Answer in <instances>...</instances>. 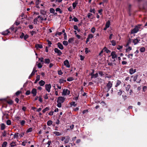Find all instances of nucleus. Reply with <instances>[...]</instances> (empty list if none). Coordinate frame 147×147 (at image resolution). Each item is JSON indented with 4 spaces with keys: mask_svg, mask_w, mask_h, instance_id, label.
Returning <instances> with one entry per match:
<instances>
[{
    "mask_svg": "<svg viewBox=\"0 0 147 147\" xmlns=\"http://www.w3.org/2000/svg\"><path fill=\"white\" fill-rule=\"evenodd\" d=\"M113 86V82H111L110 81H108V83L107 84L106 86H105L104 89V91L105 92H108L110 90L111 88Z\"/></svg>",
    "mask_w": 147,
    "mask_h": 147,
    "instance_id": "nucleus-1",
    "label": "nucleus"
},
{
    "mask_svg": "<svg viewBox=\"0 0 147 147\" xmlns=\"http://www.w3.org/2000/svg\"><path fill=\"white\" fill-rule=\"evenodd\" d=\"M7 103L9 104V101L8 100H7L6 98L0 99V104H5Z\"/></svg>",
    "mask_w": 147,
    "mask_h": 147,
    "instance_id": "nucleus-2",
    "label": "nucleus"
},
{
    "mask_svg": "<svg viewBox=\"0 0 147 147\" xmlns=\"http://www.w3.org/2000/svg\"><path fill=\"white\" fill-rule=\"evenodd\" d=\"M140 28L138 26H136L135 27L131 30V33L135 34L137 33L139 31V29Z\"/></svg>",
    "mask_w": 147,
    "mask_h": 147,
    "instance_id": "nucleus-3",
    "label": "nucleus"
},
{
    "mask_svg": "<svg viewBox=\"0 0 147 147\" xmlns=\"http://www.w3.org/2000/svg\"><path fill=\"white\" fill-rule=\"evenodd\" d=\"M70 91L67 89H64L63 90L62 95L63 96L66 95H69L70 94Z\"/></svg>",
    "mask_w": 147,
    "mask_h": 147,
    "instance_id": "nucleus-4",
    "label": "nucleus"
},
{
    "mask_svg": "<svg viewBox=\"0 0 147 147\" xmlns=\"http://www.w3.org/2000/svg\"><path fill=\"white\" fill-rule=\"evenodd\" d=\"M65 98L63 97L59 96L57 98V102L63 103L65 101Z\"/></svg>",
    "mask_w": 147,
    "mask_h": 147,
    "instance_id": "nucleus-5",
    "label": "nucleus"
},
{
    "mask_svg": "<svg viewBox=\"0 0 147 147\" xmlns=\"http://www.w3.org/2000/svg\"><path fill=\"white\" fill-rule=\"evenodd\" d=\"M140 40V37H138L136 39L133 40V42L134 43V45H135L139 43Z\"/></svg>",
    "mask_w": 147,
    "mask_h": 147,
    "instance_id": "nucleus-6",
    "label": "nucleus"
},
{
    "mask_svg": "<svg viewBox=\"0 0 147 147\" xmlns=\"http://www.w3.org/2000/svg\"><path fill=\"white\" fill-rule=\"evenodd\" d=\"M45 88L46 90L48 91V92H50V89L51 88V84H46L45 85Z\"/></svg>",
    "mask_w": 147,
    "mask_h": 147,
    "instance_id": "nucleus-7",
    "label": "nucleus"
},
{
    "mask_svg": "<svg viewBox=\"0 0 147 147\" xmlns=\"http://www.w3.org/2000/svg\"><path fill=\"white\" fill-rule=\"evenodd\" d=\"M94 70H93L92 73L90 74V75L91 76V79H92L93 78H96L98 76V73H97L95 74H94Z\"/></svg>",
    "mask_w": 147,
    "mask_h": 147,
    "instance_id": "nucleus-8",
    "label": "nucleus"
},
{
    "mask_svg": "<svg viewBox=\"0 0 147 147\" xmlns=\"http://www.w3.org/2000/svg\"><path fill=\"white\" fill-rule=\"evenodd\" d=\"M116 53V52L115 51H113L111 53V55L112 56V59H114L117 57V55Z\"/></svg>",
    "mask_w": 147,
    "mask_h": 147,
    "instance_id": "nucleus-9",
    "label": "nucleus"
},
{
    "mask_svg": "<svg viewBox=\"0 0 147 147\" xmlns=\"http://www.w3.org/2000/svg\"><path fill=\"white\" fill-rule=\"evenodd\" d=\"M54 51L55 53L58 54V55L59 56H60L62 54V53L61 51L60 50L58 49L57 48H55Z\"/></svg>",
    "mask_w": 147,
    "mask_h": 147,
    "instance_id": "nucleus-10",
    "label": "nucleus"
},
{
    "mask_svg": "<svg viewBox=\"0 0 147 147\" xmlns=\"http://www.w3.org/2000/svg\"><path fill=\"white\" fill-rule=\"evenodd\" d=\"M64 64L67 68H69L70 67L69 62L67 59L66 60L64 61Z\"/></svg>",
    "mask_w": 147,
    "mask_h": 147,
    "instance_id": "nucleus-11",
    "label": "nucleus"
},
{
    "mask_svg": "<svg viewBox=\"0 0 147 147\" xmlns=\"http://www.w3.org/2000/svg\"><path fill=\"white\" fill-rule=\"evenodd\" d=\"M31 93L32 94V96L33 97L35 96L37 94V90L35 88H33L31 91Z\"/></svg>",
    "mask_w": 147,
    "mask_h": 147,
    "instance_id": "nucleus-12",
    "label": "nucleus"
},
{
    "mask_svg": "<svg viewBox=\"0 0 147 147\" xmlns=\"http://www.w3.org/2000/svg\"><path fill=\"white\" fill-rule=\"evenodd\" d=\"M57 45L59 49L61 50H63V47L61 43L60 42H59L57 43Z\"/></svg>",
    "mask_w": 147,
    "mask_h": 147,
    "instance_id": "nucleus-13",
    "label": "nucleus"
},
{
    "mask_svg": "<svg viewBox=\"0 0 147 147\" xmlns=\"http://www.w3.org/2000/svg\"><path fill=\"white\" fill-rule=\"evenodd\" d=\"M35 47L36 49H38L39 48L42 49L43 48L42 46V45L38 44H35Z\"/></svg>",
    "mask_w": 147,
    "mask_h": 147,
    "instance_id": "nucleus-14",
    "label": "nucleus"
},
{
    "mask_svg": "<svg viewBox=\"0 0 147 147\" xmlns=\"http://www.w3.org/2000/svg\"><path fill=\"white\" fill-rule=\"evenodd\" d=\"M129 73L131 75L136 72V69H133V68H131L129 69Z\"/></svg>",
    "mask_w": 147,
    "mask_h": 147,
    "instance_id": "nucleus-15",
    "label": "nucleus"
},
{
    "mask_svg": "<svg viewBox=\"0 0 147 147\" xmlns=\"http://www.w3.org/2000/svg\"><path fill=\"white\" fill-rule=\"evenodd\" d=\"M78 0H76L75 2L73 3L72 4V6L74 9H75L77 5L78 4Z\"/></svg>",
    "mask_w": 147,
    "mask_h": 147,
    "instance_id": "nucleus-16",
    "label": "nucleus"
},
{
    "mask_svg": "<svg viewBox=\"0 0 147 147\" xmlns=\"http://www.w3.org/2000/svg\"><path fill=\"white\" fill-rule=\"evenodd\" d=\"M16 28H17V27H16V28H15V29L14 30L15 28L14 27V25H13L10 28V29H11V32L14 31V33H16V32L17 31V29H16Z\"/></svg>",
    "mask_w": 147,
    "mask_h": 147,
    "instance_id": "nucleus-17",
    "label": "nucleus"
},
{
    "mask_svg": "<svg viewBox=\"0 0 147 147\" xmlns=\"http://www.w3.org/2000/svg\"><path fill=\"white\" fill-rule=\"evenodd\" d=\"M9 32V31L8 29L6 30L5 31L3 32H1V34L4 35H6L8 34V33Z\"/></svg>",
    "mask_w": 147,
    "mask_h": 147,
    "instance_id": "nucleus-18",
    "label": "nucleus"
},
{
    "mask_svg": "<svg viewBox=\"0 0 147 147\" xmlns=\"http://www.w3.org/2000/svg\"><path fill=\"white\" fill-rule=\"evenodd\" d=\"M121 81L118 80L117 81L116 84L115 86V87H117L118 86L121 84Z\"/></svg>",
    "mask_w": 147,
    "mask_h": 147,
    "instance_id": "nucleus-19",
    "label": "nucleus"
},
{
    "mask_svg": "<svg viewBox=\"0 0 147 147\" xmlns=\"http://www.w3.org/2000/svg\"><path fill=\"white\" fill-rule=\"evenodd\" d=\"M70 139V138L69 136H67L66 137L64 141V142L65 144H66L69 142V140Z\"/></svg>",
    "mask_w": 147,
    "mask_h": 147,
    "instance_id": "nucleus-20",
    "label": "nucleus"
},
{
    "mask_svg": "<svg viewBox=\"0 0 147 147\" xmlns=\"http://www.w3.org/2000/svg\"><path fill=\"white\" fill-rule=\"evenodd\" d=\"M37 71L36 70V68L35 67H34L32 71L31 74V76H34L35 74V73L37 72Z\"/></svg>",
    "mask_w": 147,
    "mask_h": 147,
    "instance_id": "nucleus-21",
    "label": "nucleus"
},
{
    "mask_svg": "<svg viewBox=\"0 0 147 147\" xmlns=\"http://www.w3.org/2000/svg\"><path fill=\"white\" fill-rule=\"evenodd\" d=\"M45 82L42 80H41L39 82V84L41 86H43L45 84Z\"/></svg>",
    "mask_w": 147,
    "mask_h": 147,
    "instance_id": "nucleus-22",
    "label": "nucleus"
},
{
    "mask_svg": "<svg viewBox=\"0 0 147 147\" xmlns=\"http://www.w3.org/2000/svg\"><path fill=\"white\" fill-rule=\"evenodd\" d=\"M40 76L39 75H37L36 77V79L34 82L35 84H36L37 82L40 80Z\"/></svg>",
    "mask_w": 147,
    "mask_h": 147,
    "instance_id": "nucleus-23",
    "label": "nucleus"
},
{
    "mask_svg": "<svg viewBox=\"0 0 147 147\" xmlns=\"http://www.w3.org/2000/svg\"><path fill=\"white\" fill-rule=\"evenodd\" d=\"M131 40L130 38H129L127 40V42L126 46L127 47L130 44H131Z\"/></svg>",
    "mask_w": 147,
    "mask_h": 147,
    "instance_id": "nucleus-24",
    "label": "nucleus"
},
{
    "mask_svg": "<svg viewBox=\"0 0 147 147\" xmlns=\"http://www.w3.org/2000/svg\"><path fill=\"white\" fill-rule=\"evenodd\" d=\"M131 87L130 85H128L125 87V90L126 91L128 92L130 90V88Z\"/></svg>",
    "mask_w": 147,
    "mask_h": 147,
    "instance_id": "nucleus-25",
    "label": "nucleus"
},
{
    "mask_svg": "<svg viewBox=\"0 0 147 147\" xmlns=\"http://www.w3.org/2000/svg\"><path fill=\"white\" fill-rule=\"evenodd\" d=\"M103 50L105 51L107 53H108L111 52V51L110 50L107 49L106 47H104Z\"/></svg>",
    "mask_w": 147,
    "mask_h": 147,
    "instance_id": "nucleus-26",
    "label": "nucleus"
},
{
    "mask_svg": "<svg viewBox=\"0 0 147 147\" xmlns=\"http://www.w3.org/2000/svg\"><path fill=\"white\" fill-rule=\"evenodd\" d=\"M50 60L49 59H45V64H49L50 62Z\"/></svg>",
    "mask_w": 147,
    "mask_h": 147,
    "instance_id": "nucleus-27",
    "label": "nucleus"
},
{
    "mask_svg": "<svg viewBox=\"0 0 147 147\" xmlns=\"http://www.w3.org/2000/svg\"><path fill=\"white\" fill-rule=\"evenodd\" d=\"M55 10L57 12H59L60 13H62V11L59 8H57Z\"/></svg>",
    "mask_w": 147,
    "mask_h": 147,
    "instance_id": "nucleus-28",
    "label": "nucleus"
},
{
    "mask_svg": "<svg viewBox=\"0 0 147 147\" xmlns=\"http://www.w3.org/2000/svg\"><path fill=\"white\" fill-rule=\"evenodd\" d=\"M122 90L121 89H120L119 90V91L117 92V95L119 96H120L122 94Z\"/></svg>",
    "mask_w": 147,
    "mask_h": 147,
    "instance_id": "nucleus-29",
    "label": "nucleus"
},
{
    "mask_svg": "<svg viewBox=\"0 0 147 147\" xmlns=\"http://www.w3.org/2000/svg\"><path fill=\"white\" fill-rule=\"evenodd\" d=\"M145 51V49L144 47H142L140 49V51L142 53L144 52Z\"/></svg>",
    "mask_w": 147,
    "mask_h": 147,
    "instance_id": "nucleus-30",
    "label": "nucleus"
},
{
    "mask_svg": "<svg viewBox=\"0 0 147 147\" xmlns=\"http://www.w3.org/2000/svg\"><path fill=\"white\" fill-rule=\"evenodd\" d=\"M110 25V21L109 20H108L106 22V25H105V26L108 28L109 27Z\"/></svg>",
    "mask_w": 147,
    "mask_h": 147,
    "instance_id": "nucleus-31",
    "label": "nucleus"
},
{
    "mask_svg": "<svg viewBox=\"0 0 147 147\" xmlns=\"http://www.w3.org/2000/svg\"><path fill=\"white\" fill-rule=\"evenodd\" d=\"M49 109V107H46L44 109L42 110V112L43 113H45L46 111H48Z\"/></svg>",
    "mask_w": 147,
    "mask_h": 147,
    "instance_id": "nucleus-32",
    "label": "nucleus"
},
{
    "mask_svg": "<svg viewBox=\"0 0 147 147\" xmlns=\"http://www.w3.org/2000/svg\"><path fill=\"white\" fill-rule=\"evenodd\" d=\"M111 42L112 45L113 46L116 45V43L115 41V40H112L110 41Z\"/></svg>",
    "mask_w": 147,
    "mask_h": 147,
    "instance_id": "nucleus-33",
    "label": "nucleus"
},
{
    "mask_svg": "<svg viewBox=\"0 0 147 147\" xmlns=\"http://www.w3.org/2000/svg\"><path fill=\"white\" fill-rule=\"evenodd\" d=\"M74 38L73 37L69 38L68 40V42L69 43H71L73 41H74Z\"/></svg>",
    "mask_w": 147,
    "mask_h": 147,
    "instance_id": "nucleus-34",
    "label": "nucleus"
},
{
    "mask_svg": "<svg viewBox=\"0 0 147 147\" xmlns=\"http://www.w3.org/2000/svg\"><path fill=\"white\" fill-rule=\"evenodd\" d=\"M70 104L71 106H74V107H76L77 105V104H75V102H72L70 103Z\"/></svg>",
    "mask_w": 147,
    "mask_h": 147,
    "instance_id": "nucleus-35",
    "label": "nucleus"
},
{
    "mask_svg": "<svg viewBox=\"0 0 147 147\" xmlns=\"http://www.w3.org/2000/svg\"><path fill=\"white\" fill-rule=\"evenodd\" d=\"M53 123V121L51 120L47 122V125L48 126H50Z\"/></svg>",
    "mask_w": 147,
    "mask_h": 147,
    "instance_id": "nucleus-36",
    "label": "nucleus"
},
{
    "mask_svg": "<svg viewBox=\"0 0 147 147\" xmlns=\"http://www.w3.org/2000/svg\"><path fill=\"white\" fill-rule=\"evenodd\" d=\"M21 117H20L18 116L16 118V120L17 121V122H20L21 121L20 119Z\"/></svg>",
    "mask_w": 147,
    "mask_h": 147,
    "instance_id": "nucleus-37",
    "label": "nucleus"
},
{
    "mask_svg": "<svg viewBox=\"0 0 147 147\" xmlns=\"http://www.w3.org/2000/svg\"><path fill=\"white\" fill-rule=\"evenodd\" d=\"M39 61H40L42 63V64H44V58L43 57H42L41 58H38Z\"/></svg>",
    "mask_w": 147,
    "mask_h": 147,
    "instance_id": "nucleus-38",
    "label": "nucleus"
},
{
    "mask_svg": "<svg viewBox=\"0 0 147 147\" xmlns=\"http://www.w3.org/2000/svg\"><path fill=\"white\" fill-rule=\"evenodd\" d=\"M66 80L62 79H60L59 81V83L60 84L63 83V82H66Z\"/></svg>",
    "mask_w": 147,
    "mask_h": 147,
    "instance_id": "nucleus-39",
    "label": "nucleus"
},
{
    "mask_svg": "<svg viewBox=\"0 0 147 147\" xmlns=\"http://www.w3.org/2000/svg\"><path fill=\"white\" fill-rule=\"evenodd\" d=\"M74 80V79L73 77H69L67 78V80L68 81H71Z\"/></svg>",
    "mask_w": 147,
    "mask_h": 147,
    "instance_id": "nucleus-40",
    "label": "nucleus"
},
{
    "mask_svg": "<svg viewBox=\"0 0 147 147\" xmlns=\"http://www.w3.org/2000/svg\"><path fill=\"white\" fill-rule=\"evenodd\" d=\"M68 42L67 41L64 40L63 42V44L65 46H67L68 45Z\"/></svg>",
    "mask_w": 147,
    "mask_h": 147,
    "instance_id": "nucleus-41",
    "label": "nucleus"
},
{
    "mask_svg": "<svg viewBox=\"0 0 147 147\" xmlns=\"http://www.w3.org/2000/svg\"><path fill=\"white\" fill-rule=\"evenodd\" d=\"M54 134H55L57 136H60L61 135V134L58 131H54L53 132Z\"/></svg>",
    "mask_w": 147,
    "mask_h": 147,
    "instance_id": "nucleus-42",
    "label": "nucleus"
},
{
    "mask_svg": "<svg viewBox=\"0 0 147 147\" xmlns=\"http://www.w3.org/2000/svg\"><path fill=\"white\" fill-rule=\"evenodd\" d=\"M5 127V125L3 123H2L1 125V129L2 130H3Z\"/></svg>",
    "mask_w": 147,
    "mask_h": 147,
    "instance_id": "nucleus-43",
    "label": "nucleus"
},
{
    "mask_svg": "<svg viewBox=\"0 0 147 147\" xmlns=\"http://www.w3.org/2000/svg\"><path fill=\"white\" fill-rule=\"evenodd\" d=\"M50 11L51 13H54L55 10L53 8H51L50 9Z\"/></svg>",
    "mask_w": 147,
    "mask_h": 147,
    "instance_id": "nucleus-44",
    "label": "nucleus"
},
{
    "mask_svg": "<svg viewBox=\"0 0 147 147\" xmlns=\"http://www.w3.org/2000/svg\"><path fill=\"white\" fill-rule=\"evenodd\" d=\"M132 49L131 47L129 46L128 48L126 49V52L129 51H130Z\"/></svg>",
    "mask_w": 147,
    "mask_h": 147,
    "instance_id": "nucleus-45",
    "label": "nucleus"
},
{
    "mask_svg": "<svg viewBox=\"0 0 147 147\" xmlns=\"http://www.w3.org/2000/svg\"><path fill=\"white\" fill-rule=\"evenodd\" d=\"M20 123L21 125L22 126H23L24 125L25 123V121L24 120H23L22 121H21L20 122Z\"/></svg>",
    "mask_w": 147,
    "mask_h": 147,
    "instance_id": "nucleus-46",
    "label": "nucleus"
},
{
    "mask_svg": "<svg viewBox=\"0 0 147 147\" xmlns=\"http://www.w3.org/2000/svg\"><path fill=\"white\" fill-rule=\"evenodd\" d=\"M7 144V142H3L2 144V147H6Z\"/></svg>",
    "mask_w": 147,
    "mask_h": 147,
    "instance_id": "nucleus-47",
    "label": "nucleus"
},
{
    "mask_svg": "<svg viewBox=\"0 0 147 147\" xmlns=\"http://www.w3.org/2000/svg\"><path fill=\"white\" fill-rule=\"evenodd\" d=\"M10 145L11 146V147H13L15 146L16 145V143L15 142H12L10 144Z\"/></svg>",
    "mask_w": 147,
    "mask_h": 147,
    "instance_id": "nucleus-48",
    "label": "nucleus"
},
{
    "mask_svg": "<svg viewBox=\"0 0 147 147\" xmlns=\"http://www.w3.org/2000/svg\"><path fill=\"white\" fill-rule=\"evenodd\" d=\"M138 75H136L134 77L133 80L134 82H135L136 81V80L138 78Z\"/></svg>",
    "mask_w": 147,
    "mask_h": 147,
    "instance_id": "nucleus-49",
    "label": "nucleus"
},
{
    "mask_svg": "<svg viewBox=\"0 0 147 147\" xmlns=\"http://www.w3.org/2000/svg\"><path fill=\"white\" fill-rule=\"evenodd\" d=\"M20 22H18L17 20H16L14 24V25H15L16 26H17L20 24Z\"/></svg>",
    "mask_w": 147,
    "mask_h": 147,
    "instance_id": "nucleus-50",
    "label": "nucleus"
},
{
    "mask_svg": "<svg viewBox=\"0 0 147 147\" xmlns=\"http://www.w3.org/2000/svg\"><path fill=\"white\" fill-rule=\"evenodd\" d=\"M19 134L18 133H16L14 134L13 136V138H17L18 136V135Z\"/></svg>",
    "mask_w": 147,
    "mask_h": 147,
    "instance_id": "nucleus-51",
    "label": "nucleus"
},
{
    "mask_svg": "<svg viewBox=\"0 0 147 147\" xmlns=\"http://www.w3.org/2000/svg\"><path fill=\"white\" fill-rule=\"evenodd\" d=\"M93 35L92 34H90L88 36V38L89 39H91L93 37Z\"/></svg>",
    "mask_w": 147,
    "mask_h": 147,
    "instance_id": "nucleus-52",
    "label": "nucleus"
},
{
    "mask_svg": "<svg viewBox=\"0 0 147 147\" xmlns=\"http://www.w3.org/2000/svg\"><path fill=\"white\" fill-rule=\"evenodd\" d=\"M40 13L41 14L44 15L45 14L46 12L44 10H41L40 11Z\"/></svg>",
    "mask_w": 147,
    "mask_h": 147,
    "instance_id": "nucleus-53",
    "label": "nucleus"
},
{
    "mask_svg": "<svg viewBox=\"0 0 147 147\" xmlns=\"http://www.w3.org/2000/svg\"><path fill=\"white\" fill-rule=\"evenodd\" d=\"M98 74L101 76H103L104 75V72L102 71H99L98 72Z\"/></svg>",
    "mask_w": 147,
    "mask_h": 147,
    "instance_id": "nucleus-54",
    "label": "nucleus"
},
{
    "mask_svg": "<svg viewBox=\"0 0 147 147\" xmlns=\"http://www.w3.org/2000/svg\"><path fill=\"white\" fill-rule=\"evenodd\" d=\"M95 31V28L94 27H93L91 29V32L92 33H94Z\"/></svg>",
    "mask_w": 147,
    "mask_h": 147,
    "instance_id": "nucleus-55",
    "label": "nucleus"
},
{
    "mask_svg": "<svg viewBox=\"0 0 147 147\" xmlns=\"http://www.w3.org/2000/svg\"><path fill=\"white\" fill-rule=\"evenodd\" d=\"M31 93V92L30 90H27L26 92L25 93V94L26 95H29Z\"/></svg>",
    "mask_w": 147,
    "mask_h": 147,
    "instance_id": "nucleus-56",
    "label": "nucleus"
},
{
    "mask_svg": "<svg viewBox=\"0 0 147 147\" xmlns=\"http://www.w3.org/2000/svg\"><path fill=\"white\" fill-rule=\"evenodd\" d=\"M72 20H74V21L75 22H78V19L77 18H76V17H74V18H73V19Z\"/></svg>",
    "mask_w": 147,
    "mask_h": 147,
    "instance_id": "nucleus-57",
    "label": "nucleus"
},
{
    "mask_svg": "<svg viewBox=\"0 0 147 147\" xmlns=\"http://www.w3.org/2000/svg\"><path fill=\"white\" fill-rule=\"evenodd\" d=\"M47 42H48V44L49 45V47H51V45L52 44V43L51 41L49 40H47Z\"/></svg>",
    "mask_w": 147,
    "mask_h": 147,
    "instance_id": "nucleus-58",
    "label": "nucleus"
},
{
    "mask_svg": "<svg viewBox=\"0 0 147 147\" xmlns=\"http://www.w3.org/2000/svg\"><path fill=\"white\" fill-rule=\"evenodd\" d=\"M37 66L38 68H40L42 67V65L41 63H39L37 64Z\"/></svg>",
    "mask_w": 147,
    "mask_h": 147,
    "instance_id": "nucleus-59",
    "label": "nucleus"
},
{
    "mask_svg": "<svg viewBox=\"0 0 147 147\" xmlns=\"http://www.w3.org/2000/svg\"><path fill=\"white\" fill-rule=\"evenodd\" d=\"M57 103H58L57 104V106L59 108L61 107V103L59 102H57Z\"/></svg>",
    "mask_w": 147,
    "mask_h": 147,
    "instance_id": "nucleus-60",
    "label": "nucleus"
},
{
    "mask_svg": "<svg viewBox=\"0 0 147 147\" xmlns=\"http://www.w3.org/2000/svg\"><path fill=\"white\" fill-rule=\"evenodd\" d=\"M32 131V128L31 127H30L27 130L26 132L28 133L29 132H31Z\"/></svg>",
    "mask_w": 147,
    "mask_h": 147,
    "instance_id": "nucleus-61",
    "label": "nucleus"
},
{
    "mask_svg": "<svg viewBox=\"0 0 147 147\" xmlns=\"http://www.w3.org/2000/svg\"><path fill=\"white\" fill-rule=\"evenodd\" d=\"M21 92V91H18L16 93V94L17 96H18L19 95Z\"/></svg>",
    "mask_w": 147,
    "mask_h": 147,
    "instance_id": "nucleus-62",
    "label": "nucleus"
},
{
    "mask_svg": "<svg viewBox=\"0 0 147 147\" xmlns=\"http://www.w3.org/2000/svg\"><path fill=\"white\" fill-rule=\"evenodd\" d=\"M29 37V36L28 35L26 34L24 35V39L25 40H26V39L28 38Z\"/></svg>",
    "mask_w": 147,
    "mask_h": 147,
    "instance_id": "nucleus-63",
    "label": "nucleus"
},
{
    "mask_svg": "<svg viewBox=\"0 0 147 147\" xmlns=\"http://www.w3.org/2000/svg\"><path fill=\"white\" fill-rule=\"evenodd\" d=\"M147 6V1L144 4L143 6V8L144 9H145L146 8V6Z\"/></svg>",
    "mask_w": 147,
    "mask_h": 147,
    "instance_id": "nucleus-64",
    "label": "nucleus"
}]
</instances>
